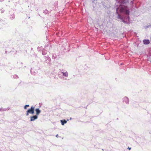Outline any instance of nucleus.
Masks as SVG:
<instances>
[{"label": "nucleus", "mask_w": 151, "mask_h": 151, "mask_svg": "<svg viewBox=\"0 0 151 151\" xmlns=\"http://www.w3.org/2000/svg\"><path fill=\"white\" fill-rule=\"evenodd\" d=\"M36 112V115L38 116L41 112V111L38 109L37 108L35 109Z\"/></svg>", "instance_id": "39448f33"}, {"label": "nucleus", "mask_w": 151, "mask_h": 151, "mask_svg": "<svg viewBox=\"0 0 151 151\" xmlns=\"http://www.w3.org/2000/svg\"><path fill=\"white\" fill-rule=\"evenodd\" d=\"M143 42L144 43L145 45H148L150 43V42L148 40H145Z\"/></svg>", "instance_id": "20e7f679"}, {"label": "nucleus", "mask_w": 151, "mask_h": 151, "mask_svg": "<svg viewBox=\"0 0 151 151\" xmlns=\"http://www.w3.org/2000/svg\"><path fill=\"white\" fill-rule=\"evenodd\" d=\"M60 122L61 123L62 125H63L64 124H66L67 123V121L65 120H60Z\"/></svg>", "instance_id": "0eeeda50"}, {"label": "nucleus", "mask_w": 151, "mask_h": 151, "mask_svg": "<svg viewBox=\"0 0 151 151\" xmlns=\"http://www.w3.org/2000/svg\"><path fill=\"white\" fill-rule=\"evenodd\" d=\"M35 107L34 106H32L30 109H29L26 111V115L27 116H28L29 113L33 114H34Z\"/></svg>", "instance_id": "f257e3e1"}, {"label": "nucleus", "mask_w": 151, "mask_h": 151, "mask_svg": "<svg viewBox=\"0 0 151 151\" xmlns=\"http://www.w3.org/2000/svg\"><path fill=\"white\" fill-rule=\"evenodd\" d=\"M29 106V105H25L24 107V109H27V107Z\"/></svg>", "instance_id": "9d476101"}, {"label": "nucleus", "mask_w": 151, "mask_h": 151, "mask_svg": "<svg viewBox=\"0 0 151 151\" xmlns=\"http://www.w3.org/2000/svg\"><path fill=\"white\" fill-rule=\"evenodd\" d=\"M123 101L125 102L126 103H128L129 102V99L127 97H124V98Z\"/></svg>", "instance_id": "423d86ee"}, {"label": "nucleus", "mask_w": 151, "mask_h": 151, "mask_svg": "<svg viewBox=\"0 0 151 151\" xmlns=\"http://www.w3.org/2000/svg\"><path fill=\"white\" fill-rule=\"evenodd\" d=\"M128 149H129V150H130L131 149V147H128Z\"/></svg>", "instance_id": "9b49d317"}, {"label": "nucleus", "mask_w": 151, "mask_h": 151, "mask_svg": "<svg viewBox=\"0 0 151 151\" xmlns=\"http://www.w3.org/2000/svg\"><path fill=\"white\" fill-rule=\"evenodd\" d=\"M126 8L124 7L121 6L120 8V11L121 12H124Z\"/></svg>", "instance_id": "7ed1b4c3"}, {"label": "nucleus", "mask_w": 151, "mask_h": 151, "mask_svg": "<svg viewBox=\"0 0 151 151\" xmlns=\"http://www.w3.org/2000/svg\"><path fill=\"white\" fill-rule=\"evenodd\" d=\"M124 12H125V13L126 14H129V11L128 10H127L126 9H125Z\"/></svg>", "instance_id": "1a4fd4ad"}, {"label": "nucleus", "mask_w": 151, "mask_h": 151, "mask_svg": "<svg viewBox=\"0 0 151 151\" xmlns=\"http://www.w3.org/2000/svg\"><path fill=\"white\" fill-rule=\"evenodd\" d=\"M38 118V116L37 115H34L30 117V121H34L35 119H36Z\"/></svg>", "instance_id": "f03ea898"}, {"label": "nucleus", "mask_w": 151, "mask_h": 151, "mask_svg": "<svg viewBox=\"0 0 151 151\" xmlns=\"http://www.w3.org/2000/svg\"><path fill=\"white\" fill-rule=\"evenodd\" d=\"M63 75L65 76H68V73L67 72H63Z\"/></svg>", "instance_id": "6e6552de"}]
</instances>
